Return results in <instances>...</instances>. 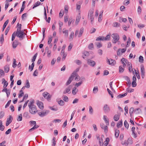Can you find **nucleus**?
I'll list each match as a JSON object with an SVG mask.
<instances>
[{"label": "nucleus", "mask_w": 146, "mask_h": 146, "mask_svg": "<svg viewBox=\"0 0 146 146\" xmlns=\"http://www.w3.org/2000/svg\"><path fill=\"white\" fill-rule=\"evenodd\" d=\"M111 62V65L113 66L116 64V61L115 60L111 59H110Z\"/></svg>", "instance_id": "nucleus-42"}, {"label": "nucleus", "mask_w": 146, "mask_h": 146, "mask_svg": "<svg viewBox=\"0 0 146 146\" xmlns=\"http://www.w3.org/2000/svg\"><path fill=\"white\" fill-rule=\"evenodd\" d=\"M77 91L78 90L76 89V87H74L72 89V93L73 95H75L76 94V93Z\"/></svg>", "instance_id": "nucleus-33"}, {"label": "nucleus", "mask_w": 146, "mask_h": 146, "mask_svg": "<svg viewBox=\"0 0 146 146\" xmlns=\"http://www.w3.org/2000/svg\"><path fill=\"white\" fill-rule=\"evenodd\" d=\"M81 18V16L80 15V14L79 13L78 15L76 17V21L75 22V24L76 25H77L78 24V23L79 22L80 19Z\"/></svg>", "instance_id": "nucleus-15"}, {"label": "nucleus", "mask_w": 146, "mask_h": 146, "mask_svg": "<svg viewBox=\"0 0 146 146\" xmlns=\"http://www.w3.org/2000/svg\"><path fill=\"white\" fill-rule=\"evenodd\" d=\"M15 34L16 36L20 38V40H22L25 36V33L23 31H17Z\"/></svg>", "instance_id": "nucleus-2"}, {"label": "nucleus", "mask_w": 146, "mask_h": 146, "mask_svg": "<svg viewBox=\"0 0 146 146\" xmlns=\"http://www.w3.org/2000/svg\"><path fill=\"white\" fill-rule=\"evenodd\" d=\"M71 88V87L70 86H69L67 88H66L65 90L67 93L69 94L70 93V90Z\"/></svg>", "instance_id": "nucleus-34"}, {"label": "nucleus", "mask_w": 146, "mask_h": 146, "mask_svg": "<svg viewBox=\"0 0 146 146\" xmlns=\"http://www.w3.org/2000/svg\"><path fill=\"white\" fill-rule=\"evenodd\" d=\"M45 52H46L47 53L48 56V57H50L51 53V51L50 50H49V48L48 46L46 47L45 49Z\"/></svg>", "instance_id": "nucleus-19"}, {"label": "nucleus", "mask_w": 146, "mask_h": 146, "mask_svg": "<svg viewBox=\"0 0 146 146\" xmlns=\"http://www.w3.org/2000/svg\"><path fill=\"white\" fill-rule=\"evenodd\" d=\"M104 36H99L97 37L96 39V40L99 41L102 40L103 41L104 40Z\"/></svg>", "instance_id": "nucleus-28"}, {"label": "nucleus", "mask_w": 146, "mask_h": 146, "mask_svg": "<svg viewBox=\"0 0 146 146\" xmlns=\"http://www.w3.org/2000/svg\"><path fill=\"white\" fill-rule=\"evenodd\" d=\"M107 117L106 116V115H104L103 116L106 125H109V122L108 120L107 119L106 117Z\"/></svg>", "instance_id": "nucleus-37"}, {"label": "nucleus", "mask_w": 146, "mask_h": 146, "mask_svg": "<svg viewBox=\"0 0 146 146\" xmlns=\"http://www.w3.org/2000/svg\"><path fill=\"white\" fill-rule=\"evenodd\" d=\"M63 100L66 102H68V97L66 96H63Z\"/></svg>", "instance_id": "nucleus-55"}, {"label": "nucleus", "mask_w": 146, "mask_h": 146, "mask_svg": "<svg viewBox=\"0 0 146 146\" xmlns=\"http://www.w3.org/2000/svg\"><path fill=\"white\" fill-rule=\"evenodd\" d=\"M88 64L92 67L96 65V62L95 61L90 59H88L87 60Z\"/></svg>", "instance_id": "nucleus-10"}, {"label": "nucleus", "mask_w": 146, "mask_h": 146, "mask_svg": "<svg viewBox=\"0 0 146 146\" xmlns=\"http://www.w3.org/2000/svg\"><path fill=\"white\" fill-rule=\"evenodd\" d=\"M139 61L141 63H143V58L142 56H140L139 57Z\"/></svg>", "instance_id": "nucleus-48"}, {"label": "nucleus", "mask_w": 146, "mask_h": 146, "mask_svg": "<svg viewBox=\"0 0 146 146\" xmlns=\"http://www.w3.org/2000/svg\"><path fill=\"white\" fill-rule=\"evenodd\" d=\"M18 44V42L16 40H15L13 43V47L14 48H15L17 46Z\"/></svg>", "instance_id": "nucleus-21"}, {"label": "nucleus", "mask_w": 146, "mask_h": 146, "mask_svg": "<svg viewBox=\"0 0 146 146\" xmlns=\"http://www.w3.org/2000/svg\"><path fill=\"white\" fill-rule=\"evenodd\" d=\"M103 11H102L99 14V18H98V21L100 22H101L102 20V14H103Z\"/></svg>", "instance_id": "nucleus-22"}, {"label": "nucleus", "mask_w": 146, "mask_h": 146, "mask_svg": "<svg viewBox=\"0 0 146 146\" xmlns=\"http://www.w3.org/2000/svg\"><path fill=\"white\" fill-rule=\"evenodd\" d=\"M103 110L105 113H108L110 111V109L107 104H105L103 107Z\"/></svg>", "instance_id": "nucleus-8"}, {"label": "nucleus", "mask_w": 146, "mask_h": 146, "mask_svg": "<svg viewBox=\"0 0 146 146\" xmlns=\"http://www.w3.org/2000/svg\"><path fill=\"white\" fill-rule=\"evenodd\" d=\"M27 83L26 84L25 87L27 88H30V85L29 82L28 80L26 81Z\"/></svg>", "instance_id": "nucleus-58"}, {"label": "nucleus", "mask_w": 146, "mask_h": 146, "mask_svg": "<svg viewBox=\"0 0 146 146\" xmlns=\"http://www.w3.org/2000/svg\"><path fill=\"white\" fill-rule=\"evenodd\" d=\"M121 62H125V64H127V63H128V60L127 59H126L124 58H123L121 59Z\"/></svg>", "instance_id": "nucleus-52"}, {"label": "nucleus", "mask_w": 146, "mask_h": 146, "mask_svg": "<svg viewBox=\"0 0 146 146\" xmlns=\"http://www.w3.org/2000/svg\"><path fill=\"white\" fill-rule=\"evenodd\" d=\"M122 125V120L119 121L117 124V126L118 128L121 127Z\"/></svg>", "instance_id": "nucleus-30"}, {"label": "nucleus", "mask_w": 146, "mask_h": 146, "mask_svg": "<svg viewBox=\"0 0 146 146\" xmlns=\"http://www.w3.org/2000/svg\"><path fill=\"white\" fill-rule=\"evenodd\" d=\"M9 22V20H7L6 21H5V22L2 28V31H3L5 29V27H6L8 23Z\"/></svg>", "instance_id": "nucleus-24"}, {"label": "nucleus", "mask_w": 146, "mask_h": 146, "mask_svg": "<svg viewBox=\"0 0 146 146\" xmlns=\"http://www.w3.org/2000/svg\"><path fill=\"white\" fill-rule=\"evenodd\" d=\"M125 79L127 81V84H128L129 86H130L131 84L130 80L129 78L127 76H125Z\"/></svg>", "instance_id": "nucleus-23"}, {"label": "nucleus", "mask_w": 146, "mask_h": 146, "mask_svg": "<svg viewBox=\"0 0 146 146\" xmlns=\"http://www.w3.org/2000/svg\"><path fill=\"white\" fill-rule=\"evenodd\" d=\"M68 7L67 5H65L64 7V11L65 13H66L68 12Z\"/></svg>", "instance_id": "nucleus-62"}, {"label": "nucleus", "mask_w": 146, "mask_h": 146, "mask_svg": "<svg viewBox=\"0 0 146 146\" xmlns=\"http://www.w3.org/2000/svg\"><path fill=\"white\" fill-rule=\"evenodd\" d=\"M5 128V127L4 125H3L2 122L1 120H0V129L3 131Z\"/></svg>", "instance_id": "nucleus-32"}, {"label": "nucleus", "mask_w": 146, "mask_h": 146, "mask_svg": "<svg viewBox=\"0 0 146 146\" xmlns=\"http://www.w3.org/2000/svg\"><path fill=\"white\" fill-rule=\"evenodd\" d=\"M84 28L83 27H82L81 28L79 33V30H76L75 32V34L74 35L75 37H76L78 35V37H80L82 36V35L84 32Z\"/></svg>", "instance_id": "nucleus-5"}, {"label": "nucleus", "mask_w": 146, "mask_h": 146, "mask_svg": "<svg viewBox=\"0 0 146 146\" xmlns=\"http://www.w3.org/2000/svg\"><path fill=\"white\" fill-rule=\"evenodd\" d=\"M111 34H109L107 35L106 36L104 40H110V38Z\"/></svg>", "instance_id": "nucleus-38"}, {"label": "nucleus", "mask_w": 146, "mask_h": 146, "mask_svg": "<svg viewBox=\"0 0 146 146\" xmlns=\"http://www.w3.org/2000/svg\"><path fill=\"white\" fill-rule=\"evenodd\" d=\"M37 53H36L35 55L33 57V58L32 59V62H33L31 65V66L29 65V70H30V71H32L35 65L34 61H35L36 57L37 56Z\"/></svg>", "instance_id": "nucleus-4"}, {"label": "nucleus", "mask_w": 146, "mask_h": 146, "mask_svg": "<svg viewBox=\"0 0 146 146\" xmlns=\"http://www.w3.org/2000/svg\"><path fill=\"white\" fill-rule=\"evenodd\" d=\"M82 83V81L79 82L78 83H76L75 84V87H78L79 86H80Z\"/></svg>", "instance_id": "nucleus-64"}, {"label": "nucleus", "mask_w": 146, "mask_h": 146, "mask_svg": "<svg viewBox=\"0 0 146 146\" xmlns=\"http://www.w3.org/2000/svg\"><path fill=\"white\" fill-rule=\"evenodd\" d=\"M94 48V45L93 43H91L88 46V48L90 49H91Z\"/></svg>", "instance_id": "nucleus-63"}, {"label": "nucleus", "mask_w": 146, "mask_h": 146, "mask_svg": "<svg viewBox=\"0 0 146 146\" xmlns=\"http://www.w3.org/2000/svg\"><path fill=\"white\" fill-rule=\"evenodd\" d=\"M40 3H41L39 1L37 2L34 5V6L33 7V9H34L35 8L39 6L40 5Z\"/></svg>", "instance_id": "nucleus-35"}, {"label": "nucleus", "mask_w": 146, "mask_h": 146, "mask_svg": "<svg viewBox=\"0 0 146 146\" xmlns=\"http://www.w3.org/2000/svg\"><path fill=\"white\" fill-rule=\"evenodd\" d=\"M52 39V37L51 36H50L48 37V44H50L51 42Z\"/></svg>", "instance_id": "nucleus-39"}, {"label": "nucleus", "mask_w": 146, "mask_h": 146, "mask_svg": "<svg viewBox=\"0 0 146 146\" xmlns=\"http://www.w3.org/2000/svg\"><path fill=\"white\" fill-rule=\"evenodd\" d=\"M111 36L113 38L112 42L113 43H116L119 39V37L118 35L116 33H113L112 34Z\"/></svg>", "instance_id": "nucleus-3"}, {"label": "nucleus", "mask_w": 146, "mask_h": 146, "mask_svg": "<svg viewBox=\"0 0 146 146\" xmlns=\"http://www.w3.org/2000/svg\"><path fill=\"white\" fill-rule=\"evenodd\" d=\"M5 72L6 73H7L9 71V65H6L4 67Z\"/></svg>", "instance_id": "nucleus-29"}, {"label": "nucleus", "mask_w": 146, "mask_h": 146, "mask_svg": "<svg viewBox=\"0 0 146 146\" xmlns=\"http://www.w3.org/2000/svg\"><path fill=\"white\" fill-rule=\"evenodd\" d=\"M124 125L125 127L127 129H128L129 127V124L127 123V121L126 120H125L124 123Z\"/></svg>", "instance_id": "nucleus-53"}, {"label": "nucleus", "mask_w": 146, "mask_h": 146, "mask_svg": "<svg viewBox=\"0 0 146 146\" xmlns=\"http://www.w3.org/2000/svg\"><path fill=\"white\" fill-rule=\"evenodd\" d=\"M120 24L117 22H115L113 23V26L114 27H118L119 26Z\"/></svg>", "instance_id": "nucleus-50"}, {"label": "nucleus", "mask_w": 146, "mask_h": 146, "mask_svg": "<svg viewBox=\"0 0 146 146\" xmlns=\"http://www.w3.org/2000/svg\"><path fill=\"white\" fill-rule=\"evenodd\" d=\"M37 105L40 109L42 110L43 109V104L42 102L38 101L37 103Z\"/></svg>", "instance_id": "nucleus-13"}, {"label": "nucleus", "mask_w": 146, "mask_h": 146, "mask_svg": "<svg viewBox=\"0 0 146 146\" xmlns=\"http://www.w3.org/2000/svg\"><path fill=\"white\" fill-rule=\"evenodd\" d=\"M22 119V114H20L17 120L18 121H21Z\"/></svg>", "instance_id": "nucleus-61"}, {"label": "nucleus", "mask_w": 146, "mask_h": 146, "mask_svg": "<svg viewBox=\"0 0 146 146\" xmlns=\"http://www.w3.org/2000/svg\"><path fill=\"white\" fill-rule=\"evenodd\" d=\"M64 11L63 10H61L59 13V17H62L64 15Z\"/></svg>", "instance_id": "nucleus-56"}, {"label": "nucleus", "mask_w": 146, "mask_h": 146, "mask_svg": "<svg viewBox=\"0 0 146 146\" xmlns=\"http://www.w3.org/2000/svg\"><path fill=\"white\" fill-rule=\"evenodd\" d=\"M141 72L142 77L143 78L145 76V69L143 65L141 66Z\"/></svg>", "instance_id": "nucleus-9"}, {"label": "nucleus", "mask_w": 146, "mask_h": 146, "mask_svg": "<svg viewBox=\"0 0 146 146\" xmlns=\"http://www.w3.org/2000/svg\"><path fill=\"white\" fill-rule=\"evenodd\" d=\"M4 76V71L1 69H0V78Z\"/></svg>", "instance_id": "nucleus-45"}, {"label": "nucleus", "mask_w": 146, "mask_h": 146, "mask_svg": "<svg viewBox=\"0 0 146 146\" xmlns=\"http://www.w3.org/2000/svg\"><path fill=\"white\" fill-rule=\"evenodd\" d=\"M74 36V33L73 32H72L69 37V39L70 40H72Z\"/></svg>", "instance_id": "nucleus-40"}, {"label": "nucleus", "mask_w": 146, "mask_h": 146, "mask_svg": "<svg viewBox=\"0 0 146 146\" xmlns=\"http://www.w3.org/2000/svg\"><path fill=\"white\" fill-rule=\"evenodd\" d=\"M129 3V0H125L124 1L123 4L125 5H127Z\"/></svg>", "instance_id": "nucleus-57"}, {"label": "nucleus", "mask_w": 146, "mask_h": 146, "mask_svg": "<svg viewBox=\"0 0 146 146\" xmlns=\"http://www.w3.org/2000/svg\"><path fill=\"white\" fill-rule=\"evenodd\" d=\"M17 66L16 64V60L15 59H13V68H15Z\"/></svg>", "instance_id": "nucleus-49"}, {"label": "nucleus", "mask_w": 146, "mask_h": 146, "mask_svg": "<svg viewBox=\"0 0 146 146\" xmlns=\"http://www.w3.org/2000/svg\"><path fill=\"white\" fill-rule=\"evenodd\" d=\"M49 112L48 110H44L41 112H38V114L40 117H42L46 115Z\"/></svg>", "instance_id": "nucleus-7"}, {"label": "nucleus", "mask_w": 146, "mask_h": 146, "mask_svg": "<svg viewBox=\"0 0 146 146\" xmlns=\"http://www.w3.org/2000/svg\"><path fill=\"white\" fill-rule=\"evenodd\" d=\"M43 96L46 99H48L49 98V94L47 92H45L43 93Z\"/></svg>", "instance_id": "nucleus-18"}, {"label": "nucleus", "mask_w": 146, "mask_h": 146, "mask_svg": "<svg viewBox=\"0 0 146 146\" xmlns=\"http://www.w3.org/2000/svg\"><path fill=\"white\" fill-rule=\"evenodd\" d=\"M2 84H4L3 87L5 88L8 85V83L4 78H3L2 79Z\"/></svg>", "instance_id": "nucleus-16"}, {"label": "nucleus", "mask_w": 146, "mask_h": 146, "mask_svg": "<svg viewBox=\"0 0 146 146\" xmlns=\"http://www.w3.org/2000/svg\"><path fill=\"white\" fill-rule=\"evenodd\" d=\"M10 29V27L9 26L6 29V30L5 31V35H7L9 31V30Z\"/></svg>", "instance_id": "nucleus-59"}, {"label": "nucleus", "mask_w": 146, "mask_h": 146, "mask_svg": "<svg viewBox=\"0 0 146 146\" xmlns=\"http://www.w3.org/2000/svg\"><path fill=\"white\" fill-rule=\"evenodd\" d=\"M98 91V87L97 86H95L93 90V92L94 93H96Z\"/></svg>", "instance_id": "nucleus-44"}, {"label": "nucleus", "mask_w": 146, "mask_h": 146, "mask_svg": "<svg viewBox=\"0 0 146 146\" xmlns=\"http://www.w3.org/2000/svg\"><path fill=\"white\" fill-rule=\"evenodd\" d=\"M98 48H99L102 46V44L100 42H97L95 43Z\"/></svg>", "instance_id": "nucleus-46"}, {"label": "nucleus", "mask_w": 146, "mask_h": 146, "mask_svg": "<svg viewBox=\"0 0 146 146\" xmlns=\"http://www.w3.org/2000/svg\"><path fill=\"white\" fill-rule=\"evenodd\" d=\"M119 115L115 114L114 115L113 117V119L115 121H117L119 119Z\"/></svg>", "instance_id": "nucleus-26"}, {"label": "nucleus", "mask_w": 146, "mask_h": 146, "mask_svg": "<svg viewBox=\"0 0 146 146\" xmlns=\"http://www.w3.org/2000/svg\"><path fill=\"white\" fill-rule=\"evenodd\" d=\"M109 141V138H107L106 139V140L104 141L103 143L102 146H106L108 144Z\"/></svg>", "instance_id": "nucleus-20"}, {"label": "nucleus", "mask_w": 146, "mask_h": 146, "mask_svg": "<svg viewBox=\"0 0 146 146\" xmlns=\"http://www.w3.org/2000/svg\"><path fill=\"white\" fill-rule=\"evenodd\" d=\"M52 146H55L56 145V141H55V137H54L53 138V139L52 141Z\"/></svg>", "instance_id": "nucleus-51"}, {"label": "nucleus", "mask_w": 146, "mask_h": 146, "mask_svg": "<svg viewBox=\"0 0 146 146\" xmlns=\"http://www.w3.org/2000/svg\"><path fill=\"white\" fill-rule=\"evenodd\" d=\"M13 120V117L11 115H10L9 118L7 119V121L6 123V125L8 126L9 124H10L12 122Z\"/></svg>", "instance_id": "nucleus-11"}, {"label": "nucleus", "mask_w": 146, "mask_h": 146, "mask_svg": "<svg viewBox=\"0 0 146 146\" xmlns=\"http://www.w3.org/2000/svg\"><path fill=\"white\" fill-rule=\"evenodd\" d=\"M127 93H125L123 94H120L119 95H118L117 96V97L118 98H123V97H124V96L127 95Z\"/></svg>", "instance_id": "nucleus-36"}, {"label": "nucleus", "mask_w": 146, "mask_h": 146, "mask_svg": "<svg viewBox=\"0 0 146 146\" xmlns=\"http://www.w3.org/2000/svg\"><path fill=\"white\" fill-rule=\"evenodd\" d=\"M39 127V126L38 125H36V126H34L32 128H31V129L29 130V132H31L33 131H34V130L36 129Z\"/></svg>", "instance_id": "nucleus-31"}, {"label": "nucleus", "mask_w": 146, "mask_h": 146, "mask_svg": "<svg viewBox=\"0 0 146 146\" xmlns=\"http://www.w3.org/2000/svg\"><path fill=\"white\" fill-rule=\"evenodd\" d=\"M119 133V130L117 129H115V135L116 138L118 137Z\"/></svg>", "instance_id": "nucleus-25"}, {"label": "nucleus", "mask_w": 146, "mask_h": 146, "mask_svg": "<svg viewBox=\"0 0 146 146\" xmlns=\"http://www.w3.org/2000/svg\"><path fill=\"white\" fill-rule=\"evenodd\" d=\"M62 31V33L64 34L65 36L66 37H68V31L66 30L65 28H64L63 29Z\"/></svg>", "instance_id": "nucleus-17"}, {"label": "nucleus", "mask_w": 146, "mask_h": 146, "mask_svg": "<svg viewBox=\"0 0 146 146\" xmlns=\"http://www.w3.org/2000/svg\"><path fill=\"white\" fill-rule=\"evenodd\" d=\"M124 68L121 66H120L119 67V71L120 73L123 72L124 70Z\"/></svg>", "instance_id": "nucleus-43"}, {"label": "nucleus", "mask_w": 146, "mask_h": 146, "mask_svg": "<svg viewBox=\"0 0 146 146\" xmlns=\"http://www.w3.org/2000/svg\"><path fill=\"white\" fill-rule=\"evenodd\" d=\"M134 112H135L136 114L140 113H141V111L140 108H138L135 110Z\"/></svg>", "instance_id": "nucleus-27"}, {"label": "nucleus", "mask_w": 146, "mask_h": 146, "mask_svg": "<svg viewBox=\"0 0 146 146\" xmlns=\"http://www.w3.org/2000/svg\"><path fill=\"white\" fill-rule=\"evenodd\" d=\"M35 101L33 100L30 101L28 103V106L29 108V112L32 114H36L38 111L36 107L34 105Z\"/></svg>", "instance_id": "nucleus-1"}, {"label": "nucleus", "mask_w": 146, "mask_h": 146, "mask_svg": "<svg viewBox=\"0 0 146 146\" xmlns=\"http://www.w3.org/2000/svg\"><path fill=\"white\" fill-rule=\"evenodd\" d=\"M58 104L61 106H63L64 104V102L62 100H61L60 101H59L58 102Z\"/></svg>", "instance_id": "nucleus-47"}, {"label": "nucleus", "mask_w": 146, "mask_h": 146, "mask_svg": "<svg viewBox=\"0 0 146 146\" xmlns=\"http://www.w3.org/2000/svg\"><path fill=\"white\" fill-rule=\"evenodd\" d=\"M126 50V49L119 48L117 51V55L118 56L120 55V52H121L122 53H124Z\"/></svg>", "instance_id": "nucleus-12"}, {"label": "nucleus", "mask_w": 146, "mask_h": 146, "mask_svg": "<svg viewBox=\"0 0 146 146\" xmlns=\"http://www.w3.org/2000/svg\"><path fill=\"white\" fill-rule=\"evenodd\" d=\"M17 26L18 27L17 31H21V24H19V23H18L17 24Z\"/></svg>", "instance_id": "nucleus-41"}, {"label": "nucleus", "mask_w": 146, "mask_h": 146, "mask_svg": "<svg viewBox=\"0 0 146 146\" xmlns=\"http://www.w3.org/2000/svg\"><path fill=\"white\" fill-rule=\"evenodd\" d=\"M131 42V39L130 38H129L128 39V41L127 42V44L126 46V47H128L129 46V45L130 44Z\"/></svg>", "instance_id": "nucleus-54"}, {"label": "nucleus", "mask_w": 146, "mask_h": 146, "mask_svg": "<svg viewBox=\"0 0 146 146\" xmlns=\"http://www.w3.org/2000/svg\"><path fill=\"white\" fill-rule=\"evenodd\" d=\"M16 35L15 34V32H14L12 35V38L11 39L12 41H13L14 40Z\"/></svg>", "instance_id": "nucleus-60"}, {"label": "nucleus", "mask_w": 146, "mask_h": 146, "mask_svg": "<svg viewBox=\"0 0 146 146\" xmlns=\"http://www.w3.org/2000/svg\"><path fill=\"white\" fill-rule=\"evenodd\" d=\"M75 77V74L72 73L70 76L69 78L66 83V85L67 86L69 85L73 80L74 78Z\"/></svg>", "instance_id": "nucleus-6"}, {"label": "nucleus", "mask_w": 146, "mask_h": 146, "mask_svg": "<svg viewBox=\"0 0 146 146\" xmlns=\"http://www.w3.org/2000/svg\"><path fill=\"white\" fill-rule=\"evenodd\" d=\"M94 12V9H92L89 11L88 15V19H89V17L94 16V15H93Z\"/></svg>", "instance_id": "nucleus-14"}]
</instances>
